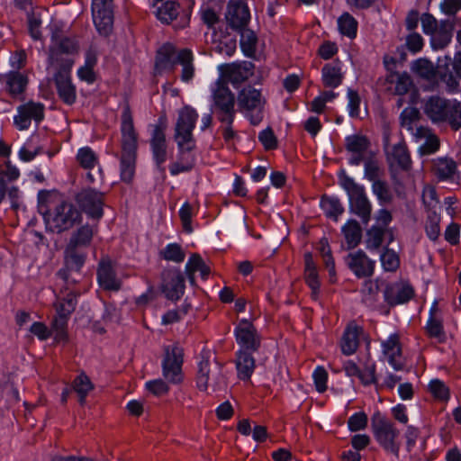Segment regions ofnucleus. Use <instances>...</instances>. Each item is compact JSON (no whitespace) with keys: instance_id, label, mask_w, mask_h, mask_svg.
Instances as JSON below:
<instances>
[{"instance_id":"f257e3e1","label":"nucleus","mask_w":461,"mask_h":461,"mask_svg":"<svg viewBox=\"0 0 461 461\" xmlns=\"http://www.w3.org/2000/svg\"><path fill=\"white\" fill-rule=\"evenodd\" d=\"M219 77L213 84L211 90V113L202 117L201 130L205 131L210 127L212 116L216 113L219 120L226 122L224 129V138L226 140H230V63L221 64L218 67Z\"/></svg>"},{"instance_id":"f03ea898","label":"nucleus","mask_w":461,"mask_h":461,"mask_svg":"<svg viewBox=\"0 0 461 461\" xmlns=\"http://www.w3.org/2000/svg\"><path fill=\"white\" fill-rule=\"evenodd\" d=\"M122 155L120 158L121 179L131 183L135 174L138 148V135L133 125V118L129 104L123 107L121 122Z\"/></svg>"},{"instance_id":"7ed1b4c3","label":"nucleus","mask_w":461,"mask_h":461,"mask_svg":"<svg viewBox=\"0 0 461 461\" xmlns=\"http://www.w3.org/2000/svg\"><path fill=\"white\" fill-rule=\"evenodd\" d=\"M420 23L423 33L430 37V46L434 50L447 48L452 41L456 26H461L457 17L443 19L438 22L429 13L421 14Z\"/></svg>"},{"instance_id":"20e7f679","label":"nucleus","mask_w":461,"mask_h":461,"mask_svg":"<svg viewBox=\"0 0 461 461\" xmlns=\"http://www.w3.org/2000/svg\"><path fill=\"white\" fill-rule=\"evenodd\" d=\"M424 113L433 123L448 122L454 131L461 128V102L438 95L429 97Z\"/></svg>"},{"instance_id":"39448f33","label":"nucleus","mask_w":461,"mask_h":461,"mask_svg":"<svg viewBox=\"0 0 461 461\" xmlns=\"http://www.w3.org/2000/svg\"><path fill=\"white\" fill-rule=\"evenodd\" d=\"M451 58L445 56L438 59V64H434L426 58H420L411 63V69L418 77L432 80L438 75L443 82L446 83L448 92L457 93L459 91V83L453 76L449 68Z\"/></svg>"},{"instance_id":"423d86ee","label":"nucleus","mask_w":461,"mask_h":461,"mask_svg":"<svg viewBox=\"0 0 461 461\" xmlns=\"http://www.w3.org/2000/svg\"><path fill=\"white\" fill-rule=\"evenodd\" d=\"M338 177L339 185L348 196L349 212L358 216L364 224H367L371 219L372 205L364 186L357 184L345 170L339 171Z\"/></svg>"},{"instance_id":"0eeeda50","label":"nucleus","mask_w":461,"mask_h":461,"mask_svg":"<svg viewBox=\"0 0 461 461\" xmlns=\"http://www.w3.org/2000/svg\"><path fill=\"white\" fill-rule=\"evenodd\" d=\"M43 218L47 231L60 234L79 223L82 215L72 203L62 201L52 211L46 212Z\"/></svg>"},{"instance_id":"6e6552de","label":"nucleus","mask_w":461,"mask_h":461,"mask_svg":"<svg viewBox=\"0 0 461 461\" xmlns=\"http://www.w3.org/2000/svg\"><path fill=\"white\" fill-rule=\"evenodd\" d=\"M230 0L226 4L225 23L214 26L219 23V19L215 12L207 8L202 12V19L209 28L213 29L212 50L217 54L230 56V36L229 29L230 28Z\"/></svg>"},{"instance_id":"1a4fd4ad","label":"nucleus","mask_w":461,"mask_h":461,"mask_svg":"<svg viewBox=\"0 0 461 461\" xmlns=\"http://www.w3.org/2000/svg\"><path fill=\"white\" fill-rule=\"evenodd\" d=\"M371 430L379 446L386 452L399 458L401 442L398 440L400 431L394 424L380 411L371 417Z\"/></svg>"},{"instance_id":"9d476101","label":"nucleus","mask_w":461,"mask_h":461,"mask_svg":"<svg viewBox=\"0 0 461 461\" xmlns=\"http://www.w3.org/2000/svg\"><path fill=\"white\" fill-rule=\"evenodd\" d=\"M198 118V113L190 105H185L178 111L175 125L174 139L180 149H189L194 147L193 131Z\"/></svg>"},{"instance_id":"9b49d317","label":"nucleus","mask_w":461,"mask_h":461,"mask_svg":"<svg viewBox=\"0 0 461 461\" xmlns=\"http://www.w3.org/2000/svg\"><path fill=\"white\" fill-rule=\"evenodd\" d=\"M237 104L252 125H258L262 122L263 103L259 90H257L250 85L244 86L238 94Z\"/></svg>"},{"instance_id":"f8f14e48","label":"nucleus","mask_w":461,"mask_h":461,"mask_svg":"<svg viewBox=\"0 0 461 461\" xmlns=\"http://www.w3.org/2000/svg\"><path fill=\"white\" fill-rule=\"evenodd\" d=\"M104 195L105 193L94 188H84L76 194L75 200L88 217L99 221L104 215Z\"/></svg>"},{"instance_id":"ddd939ff","label":"nucleus","mask_w":461,"mask_h":461,"mask_svg":"<svg viewBox=\"0 0 461 461\" xmlns=\"http://www.w3.org/2000/svg\"><path fill=\"white\" fill-rule=\"evenodd\" d=\"M183 350L177 346H167L164 348L162 373L166 380L172 384H179L182 375Z\"/></svg>"},{"instance_id":"4468645a","label":"nucleus","mask_w":461,"mask_h":461,"mask_svg":"<svg viewBox=\"0 0 461 461\" xmlns=\"http://www.w3.org/2000/svg\"><path fill=\"white\" fill-rule=\"evenodd\" d=\"M45 106L42 103L28 101L17 107V114L14 117V124L20 131L29 129L33 121L36 127L44 119Z\"/></svg>"},{"instance_id":"2eb2a0df","label":"nucleus","mask_w":461,"mask_h":461,"mask_svg":"<svg viewBox=\"0 0 461 461\" xmlns=\"http://www.w3.org/2000/svg\"><path fill=\"white\" fill-rule=\"evenodd\" d=\"M239 349L258 351L261 346V337L249 318H241L234 330Z\"/></svg>"},{"instance_id":"dca6fc26","label":"nucleus","mask_w":461,"mask_h":461,"mask_svg":"<svg viewBox=\"0 0 461 461\" xmlns=\"http://www.w3.org/2000/svg\"><path fill=\"white\" fill-rule=\"evenodd\" d=\"M161 278V290L167 299L177 301L184 295L185 278L180 269L176 267L165 269Z\"/></svg>"},{"instance_id":"f3484780","label":"nucleus","mask_w":461,"mask_h":461,"mask_svg":"<svg viewBox=\"0 0 461 461\" xmlns=\"http://www.w3.org/2000/svg\"><path fill=\"white\" fill-rule=\"evenodd\" d=\"M0 83L4 90L13 99L24 101V93L28 87L29 78L18 70L0 74Z\"/></svg>"},{"instance_id":"a211bd4d","label":"nucleus","mask_w":461,"mask_h":461,"mask_svg":"<svg viewBox=\"0 0 461 461\" xmlns=\"http://www.w3.org/2000/svg\"><path fill=\"white\" fill-rule=\"evenodd\" d=\"M166 127L167 125L165 120L163 118H159L158 124L154 125L149 141L153 159L155 160V163L161 173L165 171L163 164L167 160V140L165 135Z\"/></svg>"},{"instance_id":"6ab92c4d","label":"nucleus","mask_w":461,"mask_h":461,"mask_svg":"<svg viewBox=\"0 0 461 461\" xmlns=\"http://www.w3.org/2000/svg\"><path fill=\"white\" fill-rule=\"evenodd\" d=\"M65 265L60 268L57 275L65 282L75 283L76 280L71 278L72 272H79L86 259V253L84 249L74 248L67 245L65 249Z\"/></svg>"},{"instance_id":"aec40b11","label":"nucleus","mask_w":461,"mask_h":461,"mask_svg":"<svg viewBox=\"0 0 461 461\" xmlns=\"http://www.w3.org/2000/svg\"><path fill=\"white\" fill-rule=\"evenodd\" d=\"M345 261L357 278L370 277L374 275L375 262L369 258L362 249L349 253Z\"/></svg>"},{"instance_id":"412c9836","label":"nucleus","mask_w":461,"mask_h":461,"mask_svg":"<svg viewBox=\"0 0 461 461\" xmlns=\"http://www.w3.org/2000/svg\"><path fill=\"white\" fill-rule=\"evenodd\" d=\"M97 280L99 285L107 291H118L121 283L116 278V273L113 267L111 259L102 258L97 267Z\"/></svg>"},{"instance_id":"4be33fe9","label":"nucleus","mask_w":461,"mask_h":461,"mask_svg":"<svg viewBox=\"0 0 461 461\" xmlns=\"http://www.w3.org/2000/svg\"><path fill=\"white\" fill-rule=\"evenodd\" d=\"M255 351L249 349H238L236 352L235 367L237 377L243 382L250 380L256 368V360L253 357Z\"/></svg>"},{"instance_id":"5701e85b","label":"nucleus","mask_w":461,"mask_h":461,"mask_svg":"<svg viewBox=\"0 0 461 461\" xmlns=\"http://www.w3.org/2000/svg\"><path fill=\"white\" fill-rule=\"evenodd\" d=\"M179 51L169 42L163 44L158 50L155 58V69L158 72L173 70L177 64Z\"/></svg>"},{"instance_id":"b1692460","label":"nucleus","mask_w":461,"mask_h":461,"mask_svg":"<svg viewBox=\"0 0 461 461\" xmlns=\"http://www.w3.org/2000/svg\"><path fill=\"white\" fill-rule=\"evenodd\" d=\"M59 97L68 105H72L77 99L76 87L71 82L70 76L65 73H56L54 75Z\"/></svg>"},{"instance_id":"393cba45","label":"nucleus","mask_w":461,"mask_h":461,"mask_svg":"<svg viewBox=\"0 0 461 461\" xmlns=\"http://www.w3.org/2000/svg\"><path fill=\"white\" fill-rule=\"evenodd\" d=\"M233 32L240 35L239 43L243 55L249 59H256L258 44L256 32L249 27L233 30Z\"/></svg>"},{"instance_id":"a878e982","label":"nucleus","mask_w":461,"mask_h":461,"mask_svg":"<svg viewBox=\"0 0 461 461\" xmlns=\"http://www.w3.org/2000/svg\"><path fill=\"white\" fill-rule=\"evenodd\" d=\"M362 330V328L354 322L347 326L340 341L341 351L344 355L350 356L357 351L359 345V335Z\"/></svg>"},{"instance_id":"bb28decb","label":"nucleus","mask_w":461,"mask_h":461,"mask_svg":"<svg viewBox=\"0 0 461 461\" xmlns=\"http://www.w3.org/2000/svg\"><path fill=\"white\" fill-rule=\"evenodd\" d=\"M343 77L341 63L338 59L325 64L321 68V78L325 87H338L341 85Z\"/></svg>"},{"instance_id":"cd10ccee","label":"nucleus","mask_w":461,"mask_h":461,"mask_svg":"<svg viewBox=\"0 0 461 461\" xmlns=\"http://www.w3.org/2000/svg\"><path fill=\"white\" fill-rule=\"evenodd\" d=\"M251 20L249 8L243 0H232V31L249 27Z\"/></svg>"},{"instance_id":"c85d7f7f","label":"nucleus","mask_w":461,"mask_h":461,"mask_svg":"<svg viewBox=\"0 0 461 461\" xmlns=\"http://www.w3.org/2000/svg\"><path fill=\"white\" fill-rule=\"evenodd\" d=\"M341 232L344 235L348 249H353L360 244L362 240V228L357 220H348L342 226Z\"/></svg>"},{"instance_id":"c756f323","label":"nucleus","mask_w":461,"mask_h":461,"mask_svg":"<svg viewBox=\"0 0 461 461\" xmlns=\"http://www.w3.org/2000/svg\"><path fill=\"white\" fill-rule=\"evenodd\" d=\"M94 237L93 227L86 223L77 228L71 235L68 246L84 249L91 245Z\"/></svg>"},{"instance_id":"7c9ffc66","label":"nucleus","mask_w":461,"mask_h":461,"mask_svg":"<svg viewBox=\"0 0 461 461\" xmlns=\"http://www.w3.org/2000/svg\"><path fill=\"white\" fill-rule=\"evenodd\" d=\"M321 207L326 217L337 221L339 216L344 212V207L340 200L336 196L323 194L321 198Z\"/></svg>"},{"instance_id":"2f4dec72","label":"nucleus","mask_w":461,"mask_h":461,"mask_svg":"<svg viewBox=\"0 0 461 461\" xmlns=\"http://www.w3.org/2000/svg\"><path fill=\"white\" fill-rule=\"evenodd\" d=\"M193 61V52L189 49H182L179 50V57L176 62L182 66L181 80L183 82H190L194 76Z\"/></svg>"},{"instance_id":"473e14b6","label":"nucleus","mask_w":461,"mask_h":461,"mask_svg":"<svg viewBox=\"0 0 461 461\" xmlns=\"http://www.w3.org/2000/svg\"><path fill=\"white\" fill-rule=\"evenodd\" d=\"M255 65L251 61H235L232 62V86L237 87L238 83H241L253 76Z\"/></svg>"},{"instance_id":"72a5a7b5","label":"nucleus","mask_w":461,"mask_h":461,"mask_svg":"<svg viewBox=\"0 0 461 461\" xmlns=\"http://www.w3.org/2000/svg\"><path fill=\"white\" fill-rule=\"evenodd\" d=\"M371 142L365 135L353 134L345 139V148L350 153H366Z\"/></svg>"},{"instance_id":"f704fd0d","label":"nucleus","mask_w":461,"mask_h":461,"mask_svg":"<svg viewBox=\"0 0 461 461\" xmlns=\"http://www.w3.org/2000/svg\"><path fill=\"white\" fill-rule=\"evenodd\" d=\"M436 175L439 180L450 179L456 173V163L453 158H440L435 164Z\"/></svg>"},{"instance_id":"c9c22d12","label":"nucleus","mask_w":461,"mask_h":461,"mask_svg":"<svg viewBox=\"0 0 461 461\" xmlns=\"http://www.w3.org/2000/svg\"><path fill=\"white\" fill-rule=\"evenodd\" d=\"M338 26H339V32L342 35H345V36L348 37L349 39H354L357 36V22L348 13H344L338 19Z\"/></svg>"},{"instance_id":"e433bc0d","label":"nucleus","mask_w":461,"mask_h":461,"mask_svg":"<svg viewBox=\"0 0 461 461\" xmlns=\"http://www.w3.org/2000/svg\"><path fill=\"white\" fill-rule=\"evenodd\" d=\"M385 235V229L381 226L374 225L366 230V245L369 250L378 249Z\"/></svg>"},{"instance_id":"4c0bfd02","label":"nucleus","mask_w":461,"mask_h":461,"mask_svg":"<svg viewBox=\"0 0 461 461\" xmlns=\"http://www.w3.org/2000/svg\"><path fill=\"white\" fill-rule=\"evenodd\" d=\"M179 4L174 1H167L157 10V17L162 23L169 24L177 17Z\"/></svg>"},{"instance_id":"58836bf2","label":"nucleus","mask_w":461,"mask_h":461,"mask_svg":"<svg viewBox=\"0 0 461 461\" xmlns=\"http://www.w3.org/2000/svg\"><path fill=\"white\" fill-rule=\"evenodd\" d=\"M382 267L386 272H395L400 267V258L398 254L388 246L383 249L380 256Z\"/></svg>"},{"instance_id":"ea45409f","label":"nucleus","mask_w":461,"mask_h":461,"mask_svg":"<svg viewBox=\"0 0 461 461\" xmlns=\"http://www.w3.org/2000/svg\"><path fill=\"white\" fill-rule=\"evenodd\" d=\"M210 363L208 358L202 357L198 363V370L196 374V386L200 391H206L210 376Z\"/></svg>"},{"instance_id":"a19ab883","label":"nucleus","mask_w":461,"mask_h":461,"mask_svg":"<svg viewBox=\"0 0 461 461\" xmlns=\"http://www.w3.org/2000/svg\"><path fill=\"white\" fill-rule=\"evenodd\" d=\"M427 334L430 338L438 339V342L443 343L446 341L447 336L444 331L443 323L440 320L435 317H429L426 324Z\"/></svg>"},{"instance_id":"79ce46f5","label":"nucleus","mask_w":461,"mask_h":461,"mask_svg":"<svg viewBox=\"0 0 461 461\" xmlns=\"http://www.w3.org/2000/svg\"><path fill=\"white\" fill-rule=\"evenodd\" d=\"M77 159L79 165L85 169H92L97 163V157L89 147L79 149Z\"/></svg>"},{"instance_id":"37998d69","label":"nucleus","mask_w":461,"mask_h":461,"mask_svg":"<svg viewBox=\"0 0 461 461\" xmlns=\"http://www.w3.org/2000/svg\"><path fill=\"white\" fill-rule=\"evenodd\" d=\"M164 259L174 261L176 263L183 262L185 259V252L181 246L177 243H170L161 251Z\"/></svg>"},{"instance_id":"c03bdc74","label":"nucleus","mask_w":461,"mask_h":461,"mask_svg":"<svg viewBox=\"0 0 461 461\" xmlns=\"http://www.w3.org/2000/svg\"><path fill=\"white\" fill-rule=\"evenodd\" d=\"M393 156L401 168L403 170L410 168L411 161L405 145L395 144L393 149Z\"/></svg>"},{"instance_id":"a18cd8bd","label":"nucleus","mask_w":461,"mask_h":461,"mask_svg":"<svg viewBox=\"0 0 461 461\" xmlns=\"http://www.w3.org/2000/svg\"><path fill=\"white\" fill-rule=\"evenodd\" d=\"M92 14H99L101 18H113V0H93Z\"/></svg>"},{"instance_id":"49530a36","label":"nucleus","mask_w":461,"mask_h":461,"mask_svg":"<svg viewBox=\"0 0 461 461\" xmlns=\"http://www.w3.org/2000/svg\"><path fill=\"white\" fill-rule=\"evenodd\" d=\"M372 190L381 203L392 202L393 194L386 182L382 180L375 181L372 185Z\"/></svg>"},{"instance_id":"de8ad7c7","label":"nucleus","mask_w":461,"mask_h":461,"mask_svg":"<svg viewBox=\"0 0 461 461\" xmlns=\"http://www.w3.org/2000/svg\"><path fill=\"white\" fill-rule=\"evenodd\" d=\"M429 390L438 400L447 401L449 399V389L445 383L439 379H432L429 384Z\"/></svg>"},{"instance_id":"09e8293b","label":"nucleus","mask_w":461,"mask_h":461,"mask_svg":"<svg viewBox=\"0 0 461 461\" xmlns=\"http://www.w3.org/2000/svg\"><path fill=\"white\" fill-rule=\"evenodd\" d=\"M204 261L197 253H194L185 264V274L192 285H195L194 273L199 270Z\"/></svg>"},{"instance_id":"8fccbe9b","label":"nucleus","mask_w":461,"mask_h":461,"mask_svg":"<svg viewBox=\"0 0 461 461\" xmlns=\"http://www.w3.org/2000/svg\"><path fill=\"white\" fill-rule=\"evenodd\" d=\"M72 388L77 393H88L94 389V384L88 375L82 372L72 382Z\"/></svg>"},{"instance_id":"3c124183","label":"nucleus","mask_w":461,"mask_h":461,"mask_svg":"<svg viewBox=\"0 0 461 461\" xmlns=\"http://www.w3.org/2000/svg\"><path fill=\"white\" fill-rule=\"evenodd\" d=\"M258 140L266 150H274L277 149L278 141L271 127H267L259 132Z\"/></svg>"},{"instance_id":"603ef678","label":"nucleus","mask_w":461,"mask_h":461,"mask_svg":"<svg viewBox=\"0 0 461 461\" xmlns=\"http://www.w3.org/2000/svg\"><path fill=\"white\" fill-rule=\"evenodd\" d=\"M368 418L364 411H358L351 415L348 420V427L350 431L365 429L367 426Z\"/></svg>"},{"instance_id":"864d4df0","label":"nucleus","mask_w":461,"mask_h":461,"mask_svg":"<svg viewBox=\"0 0 461 461\" xmlns=\"http://www.w3.org/2000/svg\"><path fill=\"white\" fill-rule=\"evenodd\" d=\"M76 305L77 296L74 294L69 293L57 306V314L69 317V315L75 311Z\"/></svg>"},{"instance_id":"5fc2aeb1","label":"nucleus","mask_w":461,"mask_h":461,"mask_svg":"<svg viewBox=\"0 0 461 461\" xmlns=\"http://www.w3.org/2000/svg\"><path fill=\"white\" fill-rule=\"evenodd\" d=\"M409 51L413 54L420 52L424 45L423 38L418 32H412L405 38V44H403Z\"/></svg>"},{"instance_id":"6e6d98bb","label":"nucleus","mask_w":461,"mask_h":461,"mask_svg":"<svg viewBox=\"0 0 461 461\" xmlns=\"http://www.w3.org/2000/svg\"><path fill=\"white\" fill-rule=\"evenodd\" d=\"M358 379L364 385L375 384L377 383L375 363H366L363 370L360 369Z\"/></svg>"},{"instance_id":"4d7b16f0","label":"nucleus","mask_w":461,"mask_h":461,"mask_svg":"<svg viewBox=\"0 0 461 461\" xmlns=\"http://www.w3.org/2000/svg\"><path fill=\"white\" fill-rule=\"evenodd\" d=\"M195 164V158L194 155H188L186 161L176 160L171 164L169 170L171 175L176 176L183 172H188L193 169Z\"/></svg>"},{"instance_id":"13d9d810","label":"nucleus","mask_w":461,"mask_h":461,"mask_svg":"<svg viewBox=\"0 0 461 461\" xmlns=\"http://www.w3.org/2000/svg\"><path fill=\"white\" fill-rule=\"evenodd\" d=\"M28 29L30 35L32 38L35 41L41 39V19L40 15L35 14L34 13L28 14Z\"/></svg>"},{"instance_id":"bf43d9fd","label":"nucleus","mask_w":461,"mask_h":461,"mask_svg":"<svg viewBox=\"0 0 461 461\" xmlns=\"http://www.w3.org/2000/svg\"><path fill=\"white\" fill-rule=\"evenodd\" d=\"M316 390L323 393L327 389L328 373L323 366H317L312 374Z\"/></svg>"},{"instance_id":"052dcab7","label":"nucleus","mask_w":461,"mask_h":461,"mask_svg":"<svg viewBox=\"0 0 461 461\" xmlns=\"http://www.w3.org/2000/svg\"><path fill=\"white\" fill-rule=\"evenodd\" d=\"M93 20L96 30L101 35L108 36L110 34L113 29V18H101L99 14H95Z\"/></svg>"},{"instance_id":"680f3d73","label":"nucleus","mask_w":461,"mask_h":461,"mask_svg":"<svg viewBox=\"0 0 461 461\" xmlns=\"http://www.w3.org/2000/svg\"><path fill=\"white\" fill-rule=\"evenodd\" d=\"M192 206L189 203H185L179 210V217L182 221L185 231L190 233L192 229Z\"/></svg>"},{"instance_id":"e2e57ef3","label":"nucleus","mask_w":461,"mask_h":461,"mask_svg":"<svg viewBox=\"0 0 461 461\" xmlns=\"http://www.w3.org/2000/svg\"><path fill=\"white\" fill-rule=\"evenodd\" d=\"M304 279L312 290V298L317 299L321 287L318 271L304 272Z\"/></svg>"},{"instance_id":"0e129e2a","label":"nucleus","mask_w":461,"mask_h":461,"mask_svg":"<svg viewBox=\"0 0 461 461\" xmlns=\"http://www.w3.org/2000/svg\"><path fill=\"white\" fill-rule=\"evenodd\" d=\"M383 351L385 355L390 356L391 353L397 355L402 354V348L400 346L399 337L397 334H392L387 340L383 342Z\"/></svg>"},{"instance_id":"69168bd1","label":"nucleus","mask_w":461,"mask_h":461,"mask_svg":"<svg viewBox=\"0 0 461 461\" xmlns=\"http://www.w3.org/2000/svg\"><path fill=\"white\" fill-rule=\"evenodd\" d=\"M348 112L351 117H357L359 114V105H360V97L357 91L348 88Z\"/></svg>"},{"instance_id":"338daca9","label":"nucleus","mask_w":461,"mask_h":461,"mask_svg":"<svg viewBox=\"0 0 461 461\" xmlns=\"http://www.w3.org/2000/svg\"><path fill=\"white\" fill-rule=\"evenodd\" d=\"M146 389L154 395L160 396L166 394L169 387L164 380L155 379L146 383Z\"/></svg>"},{"instance_id":"774afa93","label":"nucleus","mask_w":461,"mask_h":461,"mask_svg":"<svg viewBox=\"0 0 461 461\" xmlns=\"http://www.w3.org/2000/svg\"><path fill=\"white\" fill-rule=\"evenodd\" d=\"M439 7L449 18L456 17V14L461 9V0H444Z\"/></svg>"}]
</instances>
